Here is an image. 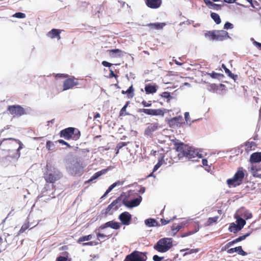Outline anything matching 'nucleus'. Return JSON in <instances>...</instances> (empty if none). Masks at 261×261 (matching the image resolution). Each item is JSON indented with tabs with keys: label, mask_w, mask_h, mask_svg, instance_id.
<instances>
[{
	"label": "nucleus",
	"mask_w": 261,
	"mask_h": 261,
	"mask_svg": "<svg viewBox=\"0 0 261 261\" xmlns=\"http://www.w3.org/2000/svg\"><path fill=\"white\" fill-rule=\"evenodd\" d=\"M176 151L179 158L185 156L189 160L196 161L195 158L200 159L203 157L199 149L184 144L183 143H174Z\"/></svg>",
	"instance_id": "obj_1"
},
{
	"label": "nucleus",
	"mask_w": 261,
	"mask_h": 261,
	"mask_svg": "<svg viewBox=\"0 0 261 261\" xmlns=\"http://www.w3.org/2000/svg\"><path fill=\"white\" fill-rule=\"evenodd\" d=\"M204 36L211 41H222L230 38L228 32L224 30L208 31L205 33Z\"/></svg>",
	"instance_id": "obj_2"
},
{
	"label": "nucleus",
	"mask_w": 261,
	"mask_h": 261,
	"mask_svg": "<svg viewBox=\"0 0 261 261\" xmlns=\"http://www.w3.org/2000/svg\"><path fill=\"white\" fill-rule=\"evenodd\" d=\"M172 246L171 238H165L159 240L154 246V249L158 252L164 253L168 251Z\"/></svg>",
	"instance_id": "obj_3"
},
{
	"label": "nucleus",
	"mask_w": 261,
	"mask_h": 261,
	"mask_svg": "<svg viewBox=\"0 0 261 261\" xmlns=\"http://www.w3.org/2000/svg\"><path fill=\"white\" fill-rule=\"evenodd\" d=\"M46 169L47 171L44 175V178L47 182L54 183L61 177V174L57 169H52L48 165H46Z\"/></svg>",
	"instance_id": "obj_4"
},
{
	"label": "nucleus",
	"mask_w": 261,
	"mask_h": 261,
	"mask_svg": "<svg viewBox=\"0 0 261 261\" xmlns=\"http://www.w3.org/2000/svg\"><path fill=\"white\" fill-rule=\"evenodd\" d=\"M60 136L66 140L72 138L76 140L80 138V133L78 130H75L73 127H68L60 132Z\"/></svg>",
	"instance_id": "obj_5"
},
{
	"label": "nucleus",
	"mask_w": 261,
	"mask_h": 261,
	"mask_svg": "<svg viewBox=\"0 0 261 261\" xmlns=\"http://www.w3.org/2000/svg\"><path fill=\"white\" fill-rule=\"evenodd\" d=\"M244 177V173L243 171L242 170H238L233 177L227 180V183L230 188L235 187L241 184Z\"/></svg>",
	"instance_id": "obj_6"
},
{
	"label": "nucleus",
	"mask_w": 261,
	"mask_h": 261,
	"mask_svg": "<svg viewBox=\"0 0 261 261\" xmlns=\"http://www.w3.org/2000/svg\"><path fill=\"white\" fill-rule=\"evenodd\" d=\"M66 168L69 173L72 175L81 174L83 172V167L80 162L75 160L67 163Z\"/></svg>",
	"instance_id": "obj_7"
},
{
	"label": "nucleus",
	"mask_w": 261,
	"mask_h": 261,
	"mask_svg": "<svg viewBox=\"0 0 261 261\" xmlns=\"http://www.w3.org/2000/svg\"><path fill=\"white\" fill-rule=\"evenodd\" d=\"M146 253L134 251L130 254L127 255L124 261H146Z\"/></svg>",
	"instance_id": "obj_8"
},
{
	"label": "nucleus",
	"mask_w": 261,
	"mask_h": 261,
	"mask_svg": "<svg viewBox=\"0 0 261 261\" xmlns=\"http://www.w3.org/2000/svg\"><path fill=\"white\" fill-rule=\"evenodd\" d=\"M142 200V197L139 195L137 198L131 199L130 200L125 199L123 200L122 204L127 207L131 208L134 207L138 206L140 204Z\"/></svg>",
	"instance_id": "obj_9"
},
{
	"label": "nucleus",
	"mask_w": 261,
	"mask_h": 261,
	"mask_svg": "<svg viewBox=\"0 0 261 261\" xmlns=\"http://www.w3.org/2000/svg\"><path fill=\"white\" fill-rule=\"evenodd\" d=\"M140 112H143L147 115L151 116H164V111L163 110L159 109H142L140 110Z\"/></svg>",
	"instance_id": "obj_10"
},
{
	"label": "nucleus",
	"mask_w": 261,
	"mask_h": 261,
	"mask_svg": "<svg viewBox=\"0 0 261 261\" xmlns=\"http://www.w3.org/2000/svg\"><path fill=\"white\" fill-rule=\"evenodd\" d=\"M122 203L121 198L120 197L117 198L108 206L106 208V213H110L111 210L116 211L121 206Z\"/></svg>",
	"instance_id": "obj_11"
},
{
	"label": "nucleus",
	"mask_w": 261,
	"mask_h": 261,
	"mask_svg": "<svg viewBox=\"0 0 261 261\" xmlns=\"http://www.w3.org/2000/svg\"><path fill=\"white\" fill-rule=\"evenodd\" d=\"M8 110L11 114L16 116H20L24 114L23 108L19 106H9Z\"/></svg>",
	"instance_id": "obj_12"
},
{
	"label": "nucleus",
	"mask_w": 261,
	"mask_h": 261,
	"mask_svg": "<svg viewBox=\"0 0 261 261\" xmlns=\"http://www.w3.org/2000/svg\"><path fill=\"white\" fill-rule=\"evenodd\" d=\"M79 85L77 81H75L74 79L69 78L65 80L63 83V90H67L72 89L73 87Z\"/></svg>",
	"instance_id": "obj_13"
},
{
	"label": "nucleus",
	"mask_w": 261,
	"mask_h": 261,
	"mask_svg": "<svg viewBox=\"0 0 261 261\" xmlns=\"http://www.w3.org/2000/svg\"><path fill=\"white\" fill-rule=\"evenodd\" d=\"M119 219L122 224L128 225L132 220V215L127 212H124L119 216Z\"/></svg>",
	"instance_id": "obj_14"
},
{
	"label": "nucleus",
	"mask_w": 261,
	"mask_h": 261,
	"mask_svg": "<svg viewBox=\"0 0 261 261\" xmlns=\"http://www.w3.org/2000/svg\"><path fill=\"white\" fill-rule=\"evenodd\" d=\"M146 6L151 9L159 8L162 4V0H144Z\"/></svg>",
	"instance_id": "obj_15"
},
{
	"label": "nucleus",
	"mask_w": 261,
	"mask_h": 261,
	"mask_svg": "<svg viewBox=\"0 0 261 261\" xmlns=\"http://www.w3.org/2000/svg\"><path fill=\"white\" fill-rule=\"evenodd\" d=\"M158 127L159 124L158 123L149 124L145 130V134L148 136L150 135L153 132L158 129Z\"/></svg>",
	"instance_id": "obj_16"
},
{
	"label": "nucleus",
	"mask_w": 261,
	"mask_h": 261,
	"mask_svg": "<svg viewBox=\"0 0 261 261\" xmlns=\"http://www.w3.org/2000/svg\"><path fill=\"white\" fill-rule=\"evenodd\" d=\"M249 161L251 164L257 163L261 162V152L253 153L250 157Z\"/></svg>",
	"instance_id": "obj_17"
},
{
	"label": "nucleus",
	"mask_w": 261,
	"mask_h": 261,
	"mask_svg": "<svg viewBox=\"0 0 261 261\" xmlns=\"http://www.w3.org/2000/svg\"><path fill=\"white\" fill-rule=\"evenodd\" d=\"M61 30H60L53 29L47 33V35L50 38H57L58 40H59L61 39Z\"/></svg>",
	"instance_id": "obj_18"
},
{
	"label": "nucleus",
	"mask_w": 261,
	"mask_h": 261,
	"mask_svg": "<svg viewBox=\"0 0 261 261\" xmlns=\"http://www.w3.org/2000/svg\"><path fill=\"white\" fill-rule=\"evenodd\" d=\"M166 25V23L164 22H155L150 23L146 25V26L149 27L151 29L160 30L163 29V28Z\"/></svg>",
	"instance_id": "obj_19"
},
{
	"label": "nucleus",
	"mask_w": 261,
	"mask_h": 261,
	"mask_svg": "<svg viewBox=\"0 0 261 261\" xmlns=\"http://www.w3.org/2000/svg\"><path fill=\"white\" fill-rule=\"evenodd\" d=\"M227 252L229 254H232L234 252H238V254L243 256H245L247 254L246 252L243 250L241 246H238L235 248L229 249L227 250Z\"/></svg>",
	"instance_id": "obj_20"
},
{
	"label": "nucleus",
	"mask_w": 261,
	"mask_h": 261,
	"mask_svg": "<svg viewBox=\"0 0 261 261\" xmlns=\"http://www.w3.org/2000/svg\"><path fill=\"white\" fill-rule=\"evenodd\" d=\"M157 88L156 85L147 84L145 87V91L146 94H153L156 92Z\"/></svg>",
	"instance_id": "obj_21"
},
{
	"label": "nucleus",
	"mask_w": 261,
	"mask_h": 261,
	"mask_svg": "<svg viewBox=\"0 0 261 261\" xmlns=\"http://www.w3.org/2000/svg\"><path fill=\"white\" fill-rule=\"evenodd\" d=\"M144 223L147 226L149 227L160 226L158 222L155 219L152 218L146 219Z\"/></svg>",
	"instance_id": "obj_22"
},
{
	"label": "nucleus",
	"mask_w": 261,
	"mask_h": 261,
	"mask_svg": "<svg viewBox=\"0 0 261 261\" xmlns=\"http://www.w3.org/2000/svg\"><path fill=\"white\" fill-rule=\"evenodd\" d=\"M107 169H104L96 172L92 176H91V177L88 181H86V182L89 183L91 181H93L94 180L96 179L101 175L105 174L107 172Z\"/></svg>",
	"instance_id": "obj_23"
},
{
	"label": "nucleus",
	"mask_w": 261,
	"mask_h": 261,
	"mask_svg": "<svg viewBox=\"0 0 261 261\" xmlns=\"http://www.w3.org/2000/svg\"><path fill=\"white\" fill-rule=\"evenodd\" d=\"M256 146V143L253 141L247 142L245 144V150L246 152H248L254 149Z\"/></svg>",
	"instance_id": "obj_24"
},
{
	"label": "nucleus",
	"mask_w": 261,
	"mask_h": 261,
	"mask_svg": "<svg viewBox=\"0 0 261 261\" xmlns=\"http://www.w3.org/2000/svg\"><path fill=\"white\" fill-rule=\"evenodd\" d=\"M22 144H20L19 147L16 150H13L10 151L9 155L14 159H18L20 156L19 150L22 148Z\"/></svg>",
	"instance_id": "obj_25"
},
{
	"label": "nucleus",
	"mask_w": 261,
	"mask_h": 261,
	"mask_svg": "<svg viewBox=\"0 0 261 261\" xmlns=\"http://www.w3.org/2000/svg\"><path fill=\"white\" fill-rule=\"evenodd\" d=\"M234 218L236 219V224L241 227L242 229L244 226L246 224L245 220L237 214H235Z\"/></svg>",
	"instance_id": "obj_26"
},
{
	"label": "nucleus",
	"mask_w": 261,
	"mask_h": 261,
	"mask_svg": "<svg viewBox=\"0 0 261 261\" xmlns=\"http://www.w3.org/2000/svg\"><path fill=\"white\" fill-rule=\"evenodd\" d=\"M106 226L112 229H118L120 227V224L114 221H110L106 223Z\"/></svg>",
	"instance_id": "obj_27"
},
{
	"label": "nucleus",
	"mask_w": 261,
	"mask_h": 261,
	"mask_svg": "<svg viewBox=\"0 0 261 261\" xmlns=\"http://www.w3.org/2000/svg\"><path fill=\"white\" fill-rule=\"evenodd\" d=\"M110 55L113 58L120 57L121 56L122 51L119 49H113L109 50Z\"/></svg>",
	"instance_id": "obj_28"
},
{
	"label": "nucleus",
	"mask_w": 261,
	"mask_h": 261,
	"mask_svg": "<svg viewBox=\"0 0 261 261\" xmlns=\"http://www.w3.org/2000/svg\"><path fill=\"white\" fill-rule=\"evenodd\" d=\"M242 229L241 227L237 225L234 223H231L230 224L228 230L229 231L236 233Z\"/></svg>",
	"instance_id": "obj_29"
},
{
	"label": "nucleus",
	"mask_w": 261,
	"mask_h": 261,
	"mask_svg": "<svg viewBox=\"0 0 261 261\" xmlns=\"http://www.w3.org/2000/svg\"><path fill=\"white\" fill-rule=\"evenodd\" d=\"M211 17L216 22V24H218L221 23V19L220 18L219 15L218 14L214 12H212L211 13Z\"/></svg>",
	"instance_id": "obj_30"
},
{
	"label": "nucleus",
	"mask_w": 261,
	"mask_h": 261,
	"mask_svg": "<svg viewBox=\"0 0 261 261\" xmlns=\"http://www.w3.org/2000/svg\"><path fill=\"white\" fill-rule=\"evenodd\" d=\"M134 89L132 85L130 86L128 89L125 92V93H126L127 94V96L128 98H132L134 96Z\"/></svg>",
	"instance_id": "obj_31"
},
{
	"label": "nucleus",
	"mask_w": 261,
	"mask_h": 261,
	"mask_svg": "<svg viewBox=\"0 0 261 261\" xmlns=\"http://www.w3.org/2000/svg\"><path fill=\"white\" fill-rule=\"evenodd\" d=\"M222 67L224 69V70H225V71L226 73V74H227V75H228L229 77H231L232 79H234V80H235V79H236V78H237V75H234V74H232V73L231 72V71H230L228 69H227V68L226 67V66H225V65L222 64Z\"/></svg>",
	"instance_id": "obj_32"
},
{
	"label": "nucleus",
	"mask_w": 261,
	"mask_h": 261,
	"mask_svg": "<svg viewBox=\"0 0 261 261\" xmlns=\"http://www.w3.org/2000/svg\"><path fill=\"white\" fill-rule=\"evenodd\" d=\"M250 234H251V232L247 233L246 234L240 236L239 238H237L236 239L233 240V241L234 243L236 244L239 242H240V241H242L245 240L247 237L250 236Z\"/></svg>",
	"instance_id": "obj_33"
},
{
	"label": "nucleus",
	"mask_w": 261,
	"mask_h": 261,
	"mask_svg": "<svg viewBox=\"0 0 261 261\" xmlns=\"http://www.w3.org/2000/svg\"><path fill=\"white\" fill-rule=\"evenodd\" d=\"M186 251V252L184 254V255H186L187 254H192V253H197L199 251V249H183V250H181V251Z\"/></svg>",
	"instance_id": "obj_34"
},
{
	"label": "nucleus",
	"mask_w": 261,
	"mask_h": 261,
	"mask_svg": "<svg viewBox=\"0 0 261 261\" xmlns=\"http://www.w3.org/2000/svg\"><path fill=\"white\" fill-rule=\"evenodd\" d=\"M128 105H129V102L127 101L126 103V104L122 107V108L121 109V110L120 111V116H124V115H129L128 113H125L126 108L127 107Z\"/></svg>",
	"instance_id": "obj_35"
},
{
	"label": "nucleus",
	"mask_w": 261,
	"mask_h": 261,
	"mask_svg": "<svg viewBox=\"0 0 261 261\" xmlns=\"http://www.w3.org/2000/svg\"><path fill=\"white\" fill-rule=\"evenodd\" d=\"M218 218L219 217L218 216L209 218L207 221V225L210 226L213 223L216 222Z\"/></svg>",
	"instance_id": "obj_36"
},
{
	"label": "nucleus",
	"mask_w": 261,
	"mask_h": 261,
	"mask_svg": "<svg viewBox=\"0 0 261 261\" xmlns=\"http://www.w3.org/2000/svg\"><path fill=\"white\" fill-rule=\"evenodd\" d=\"M161 96L163 98L167 99V101H170V100L172 98V97L171 96L170 93L168 92H163L161 94Z\"/></svg>",
	"instance_id": "obj_37"
},
{
	"label": "nucleus",
	"mask_w": 261,
	"mask_h": 261,
	"mask_svg": "<svg viewBox=\"0 0 261 261\" xmlns=\"http://www.w3.org/2000/svg\"><path fill=\"white\" fill-rule=\"evenodd\" d=\"M218 89V86L215 84H210L207 87V90L211 92H214Z\"/></svg>",
	"instance_id": "obj_38"
},
{
	"label": "nucleus",
	"mask_w": 261,
	"mask_h": 261,
	"mask_svg": "<svg viewBox=\"0 0 261 261\" xmlns=\"http://www.w3.org/2000/svg\"><path fill=\"white\" fill-rule=\"evenodd\" d=\"M184 224H185L184 223H182L181 225H178L176 226H173L172 227V229H171L172 232L174 233H177L182 228V227L183 226V225H184Z\"/></svg>",
	"instance_id": "obj_39"
},
{
	"label": "nucleus",
	"mask_w": 261,
	"mask_h": 261,
	"mask_svg": "<svg viewBox=\"0 0 261 261\" xmlns=\"http://www.w3.org/2000/svg\"><path fill=\"white\" fill-rule=\"evenodd\" d=\"M92 237L91 234H89L88 236H85L83 237H82L79 238V242H84L86 241L90 240L92 239Z\"/></svg>",
	"instance_id": "obj_40"
},
{
	"label": "nucleus",
	"mask_w": 261,
	"mask_h": 261,
	"mask_svg": "<svg viewBox=\"0 0 261 261\" xmlns=\"http://www.w3.org/2000/svg\"><path fill=\"white\" fill-rule=\"evenodd\" d=\"M46 146L48 150H53L55 147L54 143L50 141H47Z\"/></svg>",
	"instance_id": "obj_41"
},
{
	"label": "nucleus",
	"mask_w": 261,
	"mask_h": 261,
	"mask_svg": "<svg viewBox=\"0 0 261 261\" xmlns=\"http://www.w3.org/2000/svg\"><path fill=\"white\" fill-rule=\"evenodd\" d=\"M210 9H212L214 10L218 11L219 10H221V6L220 5L213 3L212 5H211V6L210 7Z\"/></svg>",
	"instance_id": "obj_42"
},
{
	"label": "nucleus",
	"mask_w": 261,
	"mask_h": 261,
	"mask_svg": "<svg viewBox=\"0 0 261 261\" xmlns=\"http://www.w3.org/2000/svg\"><path fill=\"white\" fill-rule=\"evenodd\" d=\"M13 16L18 18H24L25 17V14L21 12H17Z\"/></svg>",
	"instance_id": "obj_43"
},
{
	"label": "nucleus",
	"mask_w": 261,
	"mask_h": 261,
	"mask_svg": "<svg viewBox=\"0 0 261 261\" xmlns=\"http://www.w3.org/2000/svg\"><path fill=\"white\" fill-rule=\"evenodd\" d=\"M96 236H97V238L98 240L99 241H100V239H105V238H106L107 237L109 238L110 235L106 236V235H105L104 234H102V233H101L100 232H97L96 233Z\"/></svg>",
	"instance_id": "obj_44"
},
{
	"label": "nucleus",
	"mask_w": 261,
	"mask_h": 261,
	"mask_svg": "<svg viewBox=\"0 0 261 261\" xmlns=\"http://www.w3.org/2000/svg\"><path fill=\"white\" fill-rule=\"evenodd\" d=\"M233 28V25L229 22H226L224 25V29L226 30L232 29Z\"/></svg>",
	"instance_id": "obj_45"
},
{
	"label": "nucleus",
	"mask_w": 261,
	"mask_h": 261,
	"mask_svg": "<svg viewBox=\"0 0 261 261\" xmlns=\"http://www.w3.org/2000/svg\"><path fill=\"white\" fill-rule=\"evenodd\" d=\"M185 115V120L187 122V123H189V124H191V122L190 121V115H189V112H186L184 114ZM195 120H193L192 121V122H194Z\"/></svg>",
	"instance_id": "obj_46"
},
{
	"label": "nucleus",
	"mask_w": 261,
	"mask_h": 261,
	"mask_svg": "<svg viewBox=\"0 0 261 261\" xmlns=\"http://www.w3.org/2000/svg\"><path fill=\"white\" fill-rule=\"evenodd\" d=\"M242 216L246 220H248L252 217V214L247 211H245Z\"/></svg>",
	"instance_id": "obj_47"
},
{
	"label": "nucleus",
	"mask_w": 261,
	"mask_h": 261,
	"mask_svg": "<svg viewBox=\"0 0 261 261\" xmlns=\"http://www.w3.org/2000/svg\"><path fill=\"white\" fill-rule=\"evenodd\" d=\"M209 75H210V76L212 77V78H218V77L219 76H223L222 74H220V73H216L215 72H212V73H209L208 74Z\"/></svg>",
	"instance_id": "obj_48"
},
{
	"label": "nucleus",
	"mask_w": 261,
	"mask_h": 261,
	"mask_svg": "<svg viewBox=\"0 0 261 261\" xmlns=\"http://www.w3.org/2000/svg\"><path fill=\"white\" fill-rule=\"evenodd\" d=\"M127 143L121 142H119L117 144L116 147L118 148V150H119L121 148H122L123 147L126 146L127 145Z\"/></svg>",
	"instance_id": "obj_49"
},
{
	"label": "nucleus",
	"mask_w": 261,
	"mask_h": 261,
	"mask_svg": "<svg viewBox=\"0 0 261 261\" xmlns=\"http://www.w3.org/2000/svg\"><path fill=\"white\" fill-rule=\"evenodd\" d=\"M28 227H29L28 224H23L21 226V228H20V229L19 230V232L20 233H23V232H24V231L25 230H27L28 228Z\"/></svg>",
	"instance_id": "obj_50"
},
{
	"label": "nucleus",
	"mask_w": 261,
	"mask_h": 261,
	"mask_svg": "<svg viewBox=\"0 0 261 261\" xmlns=\"http://www.w3.org/2000/svg\"><path fill=\"white\" fill-rule=\"evenodd\" d=\"M164 258L163 257H160L157 255H154L153 256V260L154 261H161Z\"/></svg>",
	"instance_id": "obj_51"
},
{
	"label": "nucleus",
	"mask_w": 261,
	"mask_h": 261,
	"mask_svg": "<svg viewBox=\"0 0 261 261\" xmlns=\"http://www.w3.org/2000/svg\"><path fill=\"white\" fill-rule=\"evenodd\" d=\"M142 103L143 105V106L145 107H149L151 106V102L150 101H149L148 102H146V101L143 100L142 101Z\"/></svg>",
	"instance_id": "obj_52"
},
{
	"label": "nucleus",
	"mask_w": 261,
	"mask_h": 261,
	"mask_svg": "<svg viewBox=\"0 0 261 261\" xmlns=\"http://www.w3.org/2000/svg\"><path fill=\"white\" fill-rule=\"evenodd\" d=\"M253 3H255L254 4V7H252L253 8L258 9L261 8L260 4L259 2L254 1H253Z\"/></svg>",
	"instance_id": "obj_53"
},
{
	"label": "nucleus",
	"mask_w": 261,
	"mask_h": 261,
	"mask_svg": "<svg viewBox=\"0 0 261 261\" xmlns=\"http://www.w3.org/2000/svg\"><path fill=\"white\" fill-rule=\"evenodd\" d=\"M162 165V164L160 162H159L154 166L153 169V172L156 171Z\"/></svg>",
	"instance_id": "obj_54"
},
{
	"label": "nucleus",
	"mask_w": 261,
	"mask_h": 261,
	"mask_svg": "<svg viewBox=\"0 0 261 261\" xmlns=\"http://www.w3.org/2000/svg\"><path fill=\"white\" fill-rule=\"evenodd\" d=\"M123 183H124V181L118 180V181H116L115 182L113 183V184L114 185L115 187H116L117 186L122 185L123 184Z\"/></svg>",
	"instance_id": "obj_55"
},
{
	"label": "nucleus",
	"mask_w": 261,
	"mask_h": 261,
	"mask_svg": "<svg viewBox=\"0 0 261 261\" xmlns=\"http://www.w3.org/2000/svg\"><path fill=\"white\" fill-rule=\"evenodd\" d=\"M67 257L65 256H60L57 258L56 261H67Z\"/></svg>",
	"instance_id": "obj_56"
},
{
	"label": "nucleus",
	"mask_w": 261,
	"mask_h": 261,
	"mask_svg": "<svg viewBox=\"0 0 261 261\" xmlns=\"http://www.w3.org/2000/svg\"><path fill=\"white\" fill-rule=\"evenodd\" d=\"M161 222L162 224L163 225H165L168 224L170 222V220H166L164 219H161Z\"/></svg>",
	"instance_id": "obj_57"
},
{
	"label": "nucleus",
	"mask_w": 261,
	"mask_h": 261,
	"mask_svg": "<svg viewBox=\"0 0 261 261\" xmlns=\"http://www.w3.org/2000/svg\"><path fill=\"white\" fill-rule=\"evenodd\" d=\"M204 3L208 6V7L210 8V7L211 6L212 4L213 3L210 0H203Z\"/></svg>",
	"instance_id": "obj_58"
},
{
	"label": "nucleus",
	"mask_w": 261,
	"mask_h": 261,
	"mask_svg": "<svg viewBox=\"0 0 261 261\" xmlns=\"http://www.w3.org/2000/svg\"><path fill=\"white\" fill-rule=\"evenodd\" d=\"M102 65L105 67H110L112 65V64L104 61H102Z\"/></svg>",
	"instance_id": "obj_59"
},
{
	"label": "nucleus",
	"mask_w": 261,
	"mask_h": 261,
	"mask_svg": "<svg viewBox=\"0 0 261 261\" xmlns=\"http://www.w3.org/2000/svg\"><path fill=\"white\" fill-rule=\"evenodd\" d=\"M58 142L60 144H62L63 145H66L68 147H70L68 143H67L66 142L64 141L63 140H59Z\"/></svg>",
	"instance_id": "obj_60"
},
{
	"label": "nucleus",
	"mask_w": 261,
	"mask_h": 261,
	"mask_svg": "<svg viewBox=\"0 0 261 261\" xmlns=\"http://www.w3.org/2000/svg\"><path fill=\"white\" fill-rule=\"evenodd\" d=\"M111 191H112V190H111L110 189L108 188L107 190V191H106V192L105 193V194H103V195L101 197V198H103V197L106 196L108 194V193H109Z\"/></svg>",
	"instance_id": "obj_61"
},
{
	"label": "nucleus",
	"mask_w": 261,
	"mask_h": 261,
	"mask_svg": "<svg viewBox=\"0 0 261 261\" xmlns=\"http://www.w3.org/2000/svg\"><path fill=\"white\" fill-rule=\"evenodd\" d=\"M202 165L203 166H206L208 165V164H207L208 162H207V160L206 159H202Z\"/></svg>",
	"instance_id": "obj_62"
},
{
	"label": "nucleus",
	"mask_w": 261,
	"mask_h": 261,
	"mask_svg": "<svg viewBox=\"0 0 261 261\" xmlns=\"http://www.w3.org/2000/svg\"><path fill=\"white\" fill-rule=\"evenodd\" d=\"M233 244H234V243L233 241H231V242H230L228 243L226 245V246H225V248H229V247H230V246H232Z\"/></svg>",
	"instance_id": "obj_63"
},
{
	"label": "nucleus",
	"mask_w": 261,
	"mask_h": 261,
	"mask_svg": "<svg viewBox=\"0 0 261 261\" xmlns=\"http://www.w3.org/2000/svg\"><path fill=\"white\" fill-rule=\"evenodd\" d=\"M250 169L253 172H255L257 171L256 167L253 165H251V166L250 167Z\"/></svg>",
	"instance_id": "obj_64"
}]
</instances>
